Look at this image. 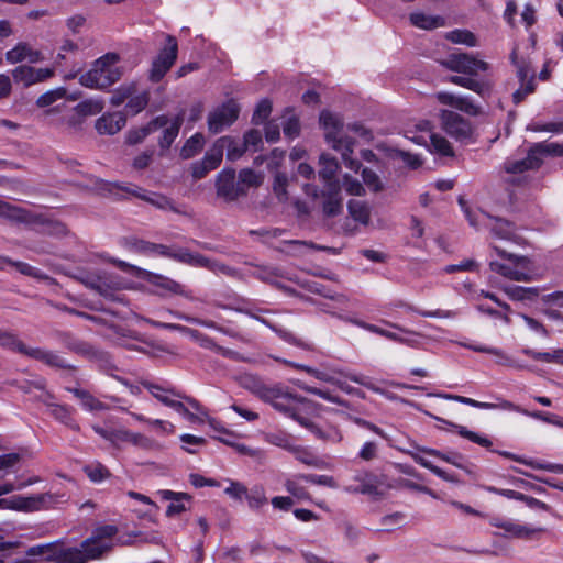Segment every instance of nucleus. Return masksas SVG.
<instances>
[{
  "label": "nucleus",
  "mask_w": 563,
  "mask_h": 563,
  "mask_svg": "<svg viewBox=\"0 0 563 563\" xmlns=\"http://www.w3.org/2000/svg\"><path fill=\"white\" fill-rule=\"evenodd\" d=\"M5 60L11 65L23 62L36 64L44 60V55L40 49L34 48L30 43L19 42L14 47L5 53Z\"/></svg>",
  "instance_id": "20"
},
{
  "label": "nucleus",
  "mask_w": 563,
  "mask_h": 563,
  "mask_svg": "<svg viewBox=\"0 0 563 563\" xmlns=\"http://www.w3.org/2000/svg\"><path fill=\"white\" fill-rule=\"evenodd\" d=\"M181 122H183V119L179 115L176 117L175 119H173L170 122L166 118V124L162 126V128H164L163 135L159 139V146L163 150L168 148L172 145V143L175 141V139L177 137V135L179 133Z\"/></svg>",
  "instance_id": "35"
},
{
  "label": "nucleus",
  "mask_w": 563,
  "mask_h": 563,
  "mask_svg": "<svg viewBox=\"0 0 563 563\" xmlns=\"http://www.w3.org/2000/svg\"><path fill=\"white\" fill-rule=\"evenodd\" d=\"M148 102L147 92H141L135 95V92L128 99L126 110L131 114H136L141 112Z\"/></svg>",
  "instance_id": "57"
},
{
  "label": "nucleus",
  "mask_w": 563,
  "mask_h": 563,
  "mask_svg": "<svg viewBox=\"0 0 563 563\" xmlns=\"http://www.w3.org/2000/svg\"><path fill=\"white\" fill-rule=\"evenodd\" d=\"M291 453L294 454L295 459L299 462H301L305 465L317 467V468H324L325 463L321 459H319L317 455H314L309 449L300 445H295Z\"/></svg>",
  "instance_id": "36"
},
{
  "label": "nucleus",
  "mask_w": 563,
  "mask_h": 563,
  "mask_svg": "<svg viewBox=\"0 0 563 563\" xmlns=\"http://www.w3.org/2000/svg\"><path fill=\"white\" fill-rule=\"evenodd\" d=\"M239 385L255 395L262 401L269 404L275 410L288 415L300 401V396L291 393L282 384L267 385L255 374L244 373L238 378Z\"/></svg>",
  "instance_id": "1"
},
{
  "label": "nucleus",
  "mask_w": 563,
  "mask_h": 563,
  "mask_svg": "<svg viewBox=\"0 0 563 563\" xmlns=\"http://www.w3.org/2000/svg\"><path fill=\"white\" fill-rule=\"evenodd\" d=\"M45 501L44 495L38 496H14L11 500V508L24 511H33L40 509Z\"/></svg>",
  "instance_id": "33"
},
{
  "label": "nucleus",
  "mask_w": 563,
  "mask_h": 563,
  "mask_svg": "<svg viewBox=\"0 0 563 563\" xmlns=\"http://www.w3.org/2000/svg\"><path fill=\"white\" fill-rule=\"evenodd\" d=\"M409 19L415 26L423 30H433L437 27L444 26L445 24V21L442 16L429 15L420 11L412 12Z\"/></svg>",
  "instance_id": "32"
},
{
  "label": "nucleus",
  "mask_w": 563,
  "mask_h": 563,
  "mask_svg": "<svg viewBox=\"0 0 563 563\" xmlns=\"http://www.w3.org/2000/svg\"><path fill=\"white\" fill-rule=\"evenodd\" d=\"M547 154L558 156L563 155V144L538 143L529 151L525 159L506 163V172L510 174H519L528 169H536L541 165L542 157Z\"/></svg>",
  "instance_id": "6"
},
{
  "label": "nucleus",
  "mask_w": 563,
  "mask_h": 563,
  "mask_svg": "<svg viewBox=\"0 0 563 563\" xmlns=\"http://www.w3.org/2000/svg\"><path fill=\"white\" fill-rule=\"evenodd\" d=\"M429 139H430V151L431 152H434L442 156H452L453 155L452 146L445 137H443L439 134H430Z\"/></svg>",
  "instance_id": "49"
},
{
  "label": "nucleus",
  "mask_w": 563,
  "mask_h": 563,
  "mask_svg": "<svg viewBox=\"0 0 563 563\" xmlns=\"http://www.w3.org/2000/svg\"><path fill=\"white\" fill-rule=\"evenodd\" d=\"M287 184L288 178L283 173H277L274 179L273 184V190L275 195L277 196L279 201H287L288 200V194H287Z\"/></svg>",
  "instance_id": "62"
},
{
  "label": "nucleus",
  "mask_w": 563,
  "mask_h": 563,
  "mask_svg": "<svg viewBox=\"0 0 563 563\" xmlns=\"http://www.w3.org/2000/svg\"><path fill=\"white\" fill-rule=\"evenodd\" d=\"M494 250L504 260L489 263L490 271L498 275L525 283L540 280L543 277V271L537 267L529 257L508 253L499 247H494Z\"/></svg>",
  "instance_id": "2"
},
{
  "label": "nucleus",
  "mask_w": 563,
  "mask_h": 563,
  "mask_svg": "<svg viewBox=\"0 0 563 563\" xmlns=\"http://www.w3.org/2000/svg\"><path fill=\"white\" fill-rule=\"evenodd\" d=\"M64 98H67V89L64 87H58L41 95L36 100V104L41 108H44Z\"/></svg>",
  "instance_id": "50"
},
{
  "label": "nucleus",
  "mask_w": 563,
  "mask_h": 563,
  "mask_svg": "<svg viewBox=\"0 0 563 563\" xmlns=\"http://www.w3.org/2000/svg\"><path fill=\"white\" fill-rule=\"evenodd\" d=\"M445 38L455 44H463L468 47H475L478 45L476 36L467 30H453L448 32Z\"/></svg>",
  "instance_id": "43"
},
{
  "label": "nucleus",
  "mask_w": 563,
  "mask_h": 563,
  "mask_svg": "<svg viewBox=\"0 0 563 563\" xmlns=\"http://www.w3.org/2000/svg\"><path fill=\"white\" fill-rule=\"evenodd\" d=\"M435 396L448 399V400H453V401H456V402H460L463 405H467V406H471V407H474L477 409H485V410L493 409L492 402L478 401V400H475L473 398H468L465 396L453 395V394H435Z\"/></svg>",
  "instance_id": "51"
},
{
  "label": "nucleus",
  "mask_w": 563,
  "mask_h": 563,
  "mask_svg": "<svg viewBox=\"0 0 563 563\" xmlns=\"http://www.w3.org/2000/svg\"><path fill=\"white\" fill-rule=\"evenodd\" d=\"M225 147V139H218L212 146L206 152L203 158V164L207 165V168L216 169L223 157V151Z\"/></svg>",
  "instance_id": "34"
},
{
  "label": "nucleus",
  "mask_w": 563,
  "mask_h": 563,
  "mask_svg": "<svg viewBox=\"0 0 563 563\" xmlns=\"http://www.w3.org/2000/svg\"><path fill=\"white\" fill-rule=\"evenodd\" d=\"M264 180V175L262 173H256L251 168H244L239 174L238 184L240 187L244 188V194L251 187H258L262 185Z\"/></svg>",
  "instance_id": "42"
},
{
  "label": "nucleus",
  "mask_w": 563,
  "mask_h": 563,
  "mask_svg": "<svg viewBox=\"0 0 563 563\" xmlns=\"http://www.w3.org/2000/svg\"><path fill=\"white\" fill-rule=\"evenodd\" d=\"M342 188L347 195L351 196L361 197L365 195V188L363 184L358 179L349 174H345L342 177Z\"/></svg>",
  "instance_id": "56"
},
{
  "label": "nucleus",
  "mask_w": 563,
  "mask_h": 563,
  "mask_svg": "<svg viewBox=\"0 0 563 563\" xmlns=\"http://www.w3.org/2000/svg\"><path fill=\"white\" fill-rule=\"evenodd\" d=\"M51 411L54 418L60 422L71 427L73 429H78V426L73 420L71 409L69 407L58 405L54 406Z\"/></svg>",
  "instance_id": "61"
},
{
  "label": "nucleus",
  "mask_w": 563,
  "mask_h": 563,
  "mask_svg": "<svg viewBox=\"0 0 563 563\" xmlns=\"http://www.w3.org/2000/svg\"><path fill=\"white\" fill-rule=\"evenodd\" d=\"M11 266L15 267V269L23 275L33 277L38 280H49V277L46 274L27 263L12 261Z\"/></svg>",
  "instance_id": "58"
},
{
  "label": "nucleus",
  "mask_w": 563,
  "mask_h": 563,
  "mask_svg": "<svg viewBox=\"0 0 563 563\" xmlns=\"http://www.w3.org/2000/svg\"><path fill=\"white\" fill-rule=\"evenodd\" d=\"M299 481H302L300 478V475L295 476L294 478H289L285 483L286 490L291 494L292 496L303 499L308 497V493L306 489L300 485Z\"/></svg>",
  "instance_id": "64"
},
{
  "label": "nucleus",
  "mask_w": 563,
  "mask_h": 563,
  "mask_svg": "<svg viewBox=\"0 0 563 563\" xmlns=\"http://www.w3.org/2000/svg\"><path fill=\"white\" fill-rule=\"evenodd\" d=\"M166 124V117H157L151 121L146 126L139 130L130 131L126 135V141L130 144H136L142 142L150 133L161 129Z\"/></svg>",
  "instance_id": "31"
},
{
  "label": "nucleus",
  "mask_w": 563,
  "mask_h": 563,
  "mask_svg": "<svg viewBox=\"0 0 563 563\" xmlns=\"http://www.w3.org/2000/svg\"><path fill=\"white\" fill-rule=\"evenodd\" d=\"M310 408V401L300 396V401L292 411L288 412V417L297 421L300 426L308 429L311 433H313L317 438L331 442L339 443L342 440V433L339 429L334 427H328L325 429H321L311 422L308 418L303 417V412H306Z\"/></svg>",
  "instance_id": "8"
},
{
  "label": "nucleus",
  "mask_w": 563,
  "mask_h": 563,
  "mask_svg": "<svg viewBox=\"0 0 563 563\" xmlns=\"http://www.w3.org/2000/svg\"><path fill=\"white\" fill-rule=\"evenodd\" d=\"M141 384L157 401L173 410L178 402L186 397V395L181 394L170 383L165 380L144 379Z\"/></svg>",
  "instance_id": "12"
},
{
  "label": "nucleus",
  "mask_w": 563,
  "mask_h": 563,
  "mask_svg": "<svg viewBox=\"0 0 563 563\" xmlns=\"http://www.w3.org/2000/svg\"><path fill=\"white\" fill-rule=\"evenodd\" d=\"M340 185L339 184H330L329 187H324L322 191V196L325 197L323 202V212L333 217L341 212L342 210V198L340 196Z\"/></svg>",
  "instance_id": "25"
},
{
  "label": "nucleus",
  "mask_w": 563,
  "mask_h": 563,
  "mask_svg": "<svg viewBox=\"0 0 563 563\" xmlns=\"http://www.w3.org/2000/svg\"><path fill=\"white\" fill-rule=\"evenodd\" d=\"M461 345L466 349H470L472 351H475V352L487 353V354H493L495 356H498L500 358L499 363L503 365H508V366H512L516 368H522L521 365H518L515 362H512L510 360V357L506 356L505 353L499 349L490 347V346H486V345H478V344H467V343H461Z\"/></svg>",
  "instance_id": "40"
},
{
  "label": "nucleus",
  "mask_w": 563,
  "mask_h": 563,
  "mask_svg": "<svg viewBox=\"0 0 563 563\" xmlns=\"http://www.w3.org/2000/svg\"><path fill=\"white\" fill-rule=\"evenodd\" d=\"M136 249L140 250L141 252H144V253H157V254H161V255H168V256H172L174 258H176L177 261L181 262V263H186V264H189L191 263V260H192V252H189L187 250H180L174 254H169L167 252V247L164 246V245H156V244H152V243H148V242H145V241H140L136 243Z\"/></svg>",
  "instance_id": "26"
},
{
  "label": "nucleus",
  "mask_w": 563,
  "mask_h": 563,
  "mask_svg": "<svg viewBox=\"0 0 563 563\" xmlns=\"http://www.w3.org/2000/svg\"><path fill=\"white\" fill-rule=\"evenodd\" d=\"M178 53L176 38L172 35L166 36V44L154 58L148 78L153 82L159 81L174 65Z\"/></svg>",
  "instance_id": "10"
},
{
  "label": "nucleus",
  "mask_w": 563,
  "mask_h": 563,
  "mask_svg": "<svg viewBox=\"0 0 563 563\" xmlns=\"http://www.w3.org/2000/svg\"><path fill=\"white\" fill-rule=\"evenodd\" d=\"M350 380L354 382V383H357L360 385H363L367 388H369L371 390L384 396L385 398L389 399V400H394V401H400V402H407L405 399L398 397L397 395L393 394V393H389L387 390H384L379 387H376L369 383H367L366 380V377L362 376V375H356V374H346L345 375Z\"/></svg>",
  "instance_id": "45"
},
{
  "label": "nucleus",
  "mask_w": 563,
  "mask_h": 563,
  "mask_svg": "<svg viewBox=\"0 0 563 563\" xmlns=\"http://www.w3.org/2000/svg\"><path fill=\"white\" fill-rule=\"evenodd\" d=\"M349 216L358 224L367 227L371 223V206L362 200L351 199L347 202Z\"/></svg>",
  "instance_id": "29"
},
{
  "label": "nucleus",
  "mask_w": 563,
  "mask_h": 563,
  "mask_svg": "<svg viewBox=\"0 0 563 563\" xmlns=\"http://www.w3.org/2000/svg\"><path fill=\"white\" fill-rule=\"evenodd\" d=\"M320 170L319 177L323 180L324 187H329L330 184H339L334 178L339 172L340 165L335 157L329 154L320 155Z\"/></svg>",
  "instance_id": "28"
},
{
  "label": "nucleus",
  "mask_w": 563,
  "mask_h": 563,
  "mask_svg": "<svg viewBox=\"0 0 563 563\" xmlns=\"http://www.w3.org/2000/svg\"><path fill=\"white\" fill-rule=\"evenodd\" d=\"M501 289L509 297V299L516 301H532L536 298H538L540 294L539 287H521L506 285L503 286Z\"/></svg>",
  "instance_id": "30"
},
{
  "label": "nucleus",
  "mask_w": 563,
  "mask_h": 563,
  "mask_svg": "<svg viewBox=\"0 0 563 563\" xmlns=\"http://www.w3.org/2000/svg\"><path fill=\"white\" fill-rule=\"evenodd\" d=\"M460 205L470 224L476 229L487 228L495 238L520 244L521 238L516 232L515 225L501 218L492 217L481 210H471L460 199Z\"/></svg>",
  "instance_id": "5"
},
{
  "label": "nucleus",
  "mask_w": 563,
  "mask_h": 563,
  "mask_svg": "<svg viewBox=\"0 0 563 563\" xmlns=\"http://www.w3.org/2000/svg\"><path fill=\"white\" fill-rule=\"evenodd\" d=\"M118 529L113 525H104L98 527L91 537L85 540V545L97 551V559H100L106 552L112 548V538L117 534Z\"/></svg>",
  "instance_id": "19"
},
{
  "label": "nucleus",
  "mask_w": 563,
  "mask_h": 563,
  "mask_svg": "<svg viewBox=\"0 0 563 563\" xmlns=\"http://www.w3.org/2000/svg\"><path fill=\"white\" fill-rule=\"evenodd\" d=\"M77 398L80 399L81 406L85 410L88 411H103L107 409V406L95 398L89 391L80 389V388H74L69 389Z\"/></svg>",
  "instance_id": "37"
},
{
  "label": "nucleus",
  "mask_w": 563,
  "mask_h": 563,
  "mask_svg": "<svg viewBox=\"0 0 563 563\" xmlns=\"http://www.w3.org/2000/svg\"><path fill=\"white\" fill-rule=\"evenodd\" d=\"M86 475L93 483H100L110 476L109 470L99 462H93L84 467Z\"/></svg>",
  "instance_id": "53"
},
{
  "label": "nucleus",
  "mask_w": 563,
  "mask_h": 563,
  "mask_svg": "<svg viewBox=\"0 0 563 563\" xmlns=\"http://www.w3.org/2000/svg\"><path fill=\"white\" fill-rule=\"evenodd\" d=\"M120 55L107 53L96 59L90 69L79 76V84L93 90H107L120 80L122 71L118 66Z\"/></svg>",
  "instance_id": "3"
},
{
  "label": "nucleus",
  "mask_w": 563,
  "mask_h": 563,
  "mask_svg": "<svg viewBox=\"0 0 563 563\" xmlns=\"http://www.w3.org/2000/svg\"><path fill=\"white\" fill-rule=\"evenodd\" d=\"M390 157H399L404 161V163L410 168H418L421 165V159L418 155L411 154L409 152H405L401 150H390L388 153Z\"/></svg>",
  "instance_id": "63"
},
{
  "label": "nucleus",
  "mask_w": 563,
  "mask_h": 563,
  "mask_svg": "<svg viewBox=\"0 0 563 563\" xmlns=\"http://www.w3.org/2000/svg\"><path fill=\"white\" fill-rule=\"evenodd\" d=\"M148 282L164 291L189 297V295L183 290V286L180 284L168 277L152 274Z\"/></svg>",
  "instance_id": "38"
},
{
  "label": "nucleus",
  "mask_w": 563,
  "mask_h": 563,
  "mask_svg": "<svg viewBox=\"0 0 563 563\" xmlns=\"http://www.w3.org/2000/svg\"><path fill=\"white\" fill-rule=\"evenodd\" d=\"M245 498L251 509H260L267 504L265 489L261 485H255L250 492L247 490Z\"/></svg>",
  "instance_id": "46"
},
{
  "label": "nucleus",
  "mask_w": 563,
  "mask_h": 563,
  "mask_svg": "<svg viewBox=\"0 0 563 563\" xmlns=\"http://www.w3.org/2000/svg\"><path fill=\"white\" fill-rule=\"evenodd\" d=\"M222 139H225V147L224 148H227V159L228 161L233 162V161H236L240 157H242V155L246 151V146L244 145L243 142H240V141L234 140L229 136H223Z\"/></svg>",
  "instance_id": "54"
},
{
  "label": "nucleus",
  "mask_w": 563,
  "mask_h": 563,
  "mask_svg": "<svg viewBox=\"0 0 563 563\" xmlns=\"http://www.w3.org/2000/svg\"><path fill=\"white\" fill-rule=\"evenodd\" d=\"M125 125V117L121 112H107L97 119L95 128L99 134L113 135Z\"/></svg>",
  "instance_id": "22"
},
{
  "label": "nucleus",
  "mask_w": 563,
  "mask_h": 563,
  "mask_svg": "<svg viewBox=\"0 0 563 563\" xmlns=\"http://www.w3.org/2000/svg\"><path fill=\"white\" fill-rule=\"evenodd\" d=\"M104 108V100L100 97H91L80 101L73 108V113L64 119L70 128H79L85 118L99 114Z\"/></svg>",
  "instance_id": "16"
},
{
  "label": "nucleus",
  "mask_w": 563,
  "mask_h": 563,
  "mask_svg": "<svg viewBox=\"0 0 563 563\" xmlns=\"http://www.w3.org/2000/svg\"><path fill=\"white\" fill-rule=\"evenodd\" d=\"M272 112V102L268 99H263L256 106L253 113L252 122L254 124H262L269 117Z\"/></svg>",
  "instance_id": "60"
},
{
  "label": "nucleus",
  "mask_w": 563,
  "mask_h": 563,
  "mask_svg": "<svg viewBox=\"0 0 563 563\" xmlns=\"http://www.w3.org/2000/svg\"><path fill=\"white\" fill-rule=\"evenodd\" d=\"M437 98L441 103L453 107L470 115H477L479 113V107L468 97L455 96L450 92H439Z\"/></svg>",
  "instance_id": "23"
},
{
  "label": "nucleus",
  "mask_w": 563,
  "mask_h": 563,
  "mask_svg": "<svg viewBox=\"0 0 563 563\" xmlns=\"http://www.w3.org/2000/svg\"><path fill=\"white\" fill-rule=\"evenodd\" d=\"M240 109L233 100H229L221 106L214 108L208 114V129L211 133L217 134L235 122L239 117Z\"/></svg>",
  "instance_id": "13"
},
{
  "label": "nucleus",
  "mask_w": 563,
  "mask_h": 563,
  "mask_svg": "<svg viewBox=\"0 0 563 563\" xmlns=\"http://www.w3.org/2000/svg\"><path fill=\"white\" fill-rule=\"evenodd\" d=\"M250 556L258 560L260 563H265L273 555L275 548L268 544H261L260 542H251L247 547Z\"/></svg>",
  "instance_id": "47"
},
{
  "label": "nucleus",
  "mask_w": 563,
  "mask_h": 563,
  "mask_svg": "<svg viewBox=\"0 0 563 563\" xmlns=\"http://www.w3.org/2000/svg\"><path fill=\"white\" fill-rule=\"evenodd\" d=\"M91 287L107 299L121 300L115 295V288L111 284H109L104 278L98 277L96 282L91 283Z\"/></svg>",
  "instance_id": "59"
},
{
  "label": "nucleus",
  "mask_w": 563,
  "mask_h": 563,
  "mask_svg": "<svg viewBox=\"0 0 563 563\" xmlns=\"http://www.w3.org/2000/svg\"><path fill=\"white\" fill-rule=\"evenodd\" d=\"M135 91L136 87L134 84L122 85L112 93L110 103L113 107H119L124 103Z\"/></svg>",
  "instance_id": "55"
},
{
  "label": "nucleus",
  "mask_w": 563,
  "mask_h": 563,
  "mask_svg": "<svg viewBox=\"0 0 563 563\" xmlns=\"http://www.w3.org/2000/svg\"><path fill=\"white\" fill-rule=\"evenodd\" d=\"M97 560V551L85 545V541L79 547H57L54 552L47 555L49 563H87Z\"/></svg>",
  "instance_id": "11"
},
{
  "label": "nucleus",
  "mask_w": 563,
  "mask_h": 563,
  "mask_svg": "<svg viewBox=\"0 0 563 563\" xmlns=\"http://www.w3.org/2000/svg\"><path fill=\"white\" fill-rule=\"evenodd\" d=\"M442 65L450 70L464 73L468 75H476L479 71H486L488 64L484 60L475 58L466 53H453L448 56Z\"/></svg>",
  "instance_id": "14"
},
{
  "label": "nucleus",
  "mask_w": 563,
  "mask_h": 563,
  "mask_svg": "<svg viewBox=\"0 0 563 563\" xmlns=\"http://www.w3.org/2000/svg\"><path fill=\"white\" fill-rule=\"evenodd\" d=\"M184 400L195 412L190 411L183 401H179L174 410L186 421L191 424H203L207 422L209 426H213L216 423V419L209 416L207 409L198 400L188 396L184 397Z\"/></svg>",
  "instance_id": "17"
},
{
  "label": "nucleus",
  "mask_w": 563,
  "mask_h": 563,
  "mask_svg": "<svg viewBox=\"0 0 563 563\" xmlns=\"http://www.w3.org/2000/svg\"><path fill=\"white\" fill-rule=\"evenodd\" d=\"M205 136L201 133H196L189 137L180 150V156L188 159L197 155L203 147Z\"/></svg>",
  "instance_id": "41"
},
{
  "label": "nucleus",
  "mask_w": 563,
  "mask_h": 563,
  "mask_svg": "<svg viewBox=\"0 0 563 563\" xmlns=\"http://www.w3.org/2000/svg\"><path fill=\"white\" fill-rule=\"evenodd\" d=\"M489 523L493 527L501 529L503 536L506 538L537 540L544 531L541 527H533L531 525L521 523L518 520L499 517L492 518Z\"/></svg>",
  "instance_id": "9"
},
{
  "label": "nucleus",
  "mask_w": 563,
  "mask_h": 563,
  "mask_svg": "<svg viewBox=\"0 0 563 563\" xmlns=\"http://www.w3.org/2000/svg\"><path fill=\"white\" fill-rule=\"evenodd\" d=\"M0 345L16 350L30 357L42 361L43 363L54 367H66L67 364L63 357L51 351L38 347H26L14 334L9 332H0Z\"/></svg>",
  "instance_id": "7"
},
{
  "label": "nucleus",
  "mask_w": 563,
  "mask_h": 563,
  "mask_svg": "<svg viewBox=\"0 0 563 563\" xmlns=\"http://www.w3.org/2000/svg\"><path fill=\"white\" fill-rule=\"evenodd\" d=\"M265 440H266V442H268L275 446L282 448L284 450H287L290 453L296 445L291 435H289L285 432H282V431L274 432V433H267L265 435Z\"/></svg>",
  "instance_id": "48"
},
{
  "label": "nucleus",
  "mask_w": 563,
  "mask_h": 563,
  "mask_svg": "<svg viewBox=\"0 0 563 563\" xmlns=\"http://www.w3.org/2000/svg\"><path fill=\"white\" fill-rule=\"evenodd\" d=\"M522 353L536 361L563 365V349H558L552 352H537L526 347L522 349Z\"/></svg>",
  "instance_id": "39"
},
{
  "label": "nucleus",
  "mask_w": 563,
  "mask_h": 563,
  "mask_svg": "<svg viewBox=\"0 0 563 563\" xmlns=\"http://www.w3.org/2000/svg\"><path fill=\"white\" fill-rule=\"evenodd\" d=\"M162 499L169 500L170 504L166 509L168 517L180 515L187 510L186 503H190L191 496L186 493H177L169 489L158 490Z\"/></svg>",
  "instance_id": "24"
},
{
  "label": "nucleus",
  "mask_w": 563,
  "mask_h": 563,
  "mask_svg": "<svg viewBox=\"0 0 563 563\" xmlns=\"http://www.w3.org/2000/svg\"><path fill=\"white\" fill-rule=\"evenodd\" d=\"M437 420L450 426L452 429H454L457 432V434L460 437L467 439L468 441H471L479 446L490 449L493 445V441L484 433L468 430L464 426L456 424V423L450 422V421L441 419V418H437Z\"/></svg>",
  "instance_id": "27"
},
{
  "label": "nucleus",
  "mask_w": 563,
  "mask_h": 563,
  "mask_svg": "<svg viewBox=\"0 0 563 563\" xmlns=\"http://www.w3.org/2000/svg\"><path fill=\"white\" fill-rule=\"evenodd\" d=\"M319 120L324 130V137L327 143L334 151L341 154L345 167L357 172L361 167V163L351 157L354 151V140L350 136L341 134V130L343 128L341 118L330 111H322L320 113Z\"/></svg>",
  "instance_id": "4"
},
{
  "label": "nucleus",
  "mask_w": 563,
  "mask_h": 563,
  "mask_svg": "<svg viewBox=\"0 0 563 563\" xmlns=\"http://www.w3.org/2000/svg\"><path fill=\"white\" fill-rule=\"evenodd\" d=\"M234 169H223L217 176V194L219 197L228 201L235 200L239 196L244 195V188L234 183Z\"/></svg>",
  "instance_id": "21"
},
{
  "label": "nucleus",
  "mask_w": 563,
  "mask_h": 563,
  "mask_svg": "<svg viewBox=\"0 0 563 563\" xmlns=\"http://www.w3.org/2000/svg\"><path fill=\"white\" fill-rule=\"evenodd\" d=\"M443 129L456 141L468 143L472 141L471 123L455 112L443 110L441 112Z\"/></svg>",
  "instance_id": "15"
},
{
  "label": "nucleus",
  "mask_w": 563,
  "mask_h": 563,
  "mask_svg": "<svg viewBox=\"0 0 563 563\" xmlns=\"http://www.w3.org/2000/svg\"><path fill=\"white\" fill-rule=\"evenodd\" d=\"M113 190L124 191L128 195L137 197L162 210H175L172 201L167 197L161 194L147 191L139 186H123L121 184L114 183L111 184L110 191L112 192Z\"/></svg>",
  "instance_id": "18"
},
{
  "label": "nucleus",
  "mask_w": 563,
  "mask_h": 563,
  "mask_svg": "<svg viewBox=\"0 0 563 563\" xmlns=\"http://www.w3.org/2000/svg\"><path fill=\"white\" fill-rule=\"evenodd\" d=\"M13 80L16 84H22L24 87L35 85L34 67L32 66H18L12 70Z\"/></svg>",
  "instance_id": "44"
},
{
  "label": "nucleus",
  "mask_w": 563,
  "mask_h": 563,
  "mask_svg": "<svg viewBox=\"0 0 563 563\" xmlns=\"http://www.w3.org/2000/svg\"><path fill=\"white\" fill-rule=\"evenodd\" d=\"M129 444H132L133 446H136L142 450L146 451H153L161 449V444L153 440L152 438L140 433V432H133L130 438Z\"/></svg>",
  "instance_id": "52"
}]
</instances>
